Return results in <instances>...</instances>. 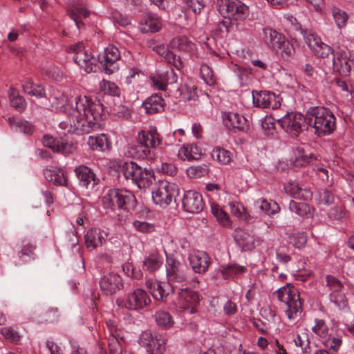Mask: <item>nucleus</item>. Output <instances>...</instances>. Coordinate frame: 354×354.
<instances>
[{
	"mask_svg": "<svg viewBox=\"0 0 354 354\" xmlns=\"http://www.w3.org/2000/svg\"><path fill=\"white\" fill-rule=\"evenodd\" d=\"M53 111L66 114L67 118L59 123V127L68 133L82 134L100 126L103 106L91 97L77 95L54 91L49 97Z\"/></svg>",
	"mask_w": 354,
	"mask_h": 354,
	"instance_id": "f257e3e1",
	"label": "nucleus"
},
{
	"mask_svg": "<svg viewBox=\"0 0 354 354\" xmlns=\"http://www.w3.org/2000/svg\"><path fill=\"white\" fill-rule=\"evenodd\" d=\"M136 140L138 145H130V152L136 158L149 160L155 158V153L151 149H156L163 142L157 128L153 125L138 131Z\"/></svg>",
	"mask_w": 354,
	"mask_h": 354,
	"instance_id": "f03ea898",
	"label": "nucleus"
},
{
	"mask_svg": "<svg viewBox=\"0 0 354 354\" xmlns=\"http://www.w3.org/2000/svg\"><path fill=\"white\" fill-rule=\"evenodd\" d=\"M306 117L309 125L315 129L318 136L329 135L335 129V117L325 107H310L307 111Z\"/></svg>",
	"mask_w": 354,
	"mask_h": 354,
	"instance_id": "7ed1b4c3",
	"label": "nucleus"
},
{
	"mask_svg": "<svg viewBox=\"0 0 354 354\" xmlns=\"http://www.w3.org/2000/svg\"><path fill=\"white\" fill-rule=\"evenodd\" d=\"M104 208L114 211L118 209H129L136 204L134 195L127 189H109L102 198Z\"/></svg>",
	"mask_w": 354,
	"mask_h": 354,
	"instance_id": "20e7f679",
	"label": "nucleus"
},
{
	"mask_svg": "<svg viewBox=\"0 0 354 354\" xmlns=\"http://www.w3.org/2000/svg\"><path fill=\"white\" fill-rule=\"evenodd\" d=\"M274 293L286 304L285 312L290 320L295 319L301 313L302 304L299 292L290 283L279 288Z\"/></svg>",
	"mask_w": 354,
	"mask_h": 354,
	"instance_id": "39448f33",
	"label": "nucleus"
},
{
	"mask_svg": "<svg viewBox=\"0 0 354 354\" xmlns=\"http://www.w3.org/2000/svg\"><path fill=\"white\" fill-rule=\"evenodd\" d=\"M218 12L225 18L242 21L250 15L249 7L240 0H217Z\"/></svg>",
	"mask_w": 354,
	"mask_h": 354,
	"instance_id": "423d86ee",
	"label": "nucleus"
},
{
	"mask_svg": "<svg viewBox=\"0 0 354 354\" xmlns=\"http://www.w3.org/2000/svg\"><path fill=\"white\" fill-rule=\"evenodd\" d=\"M178 192V187L176 184L160 180L155 184L152 189V200L155 204L165 207L171 203Z\"/></svg>",
	"mask_w": 354,
	"mask_h": 354,
	"instance_id": "0eeeda50",
	"label": "nucleus"
},
{
	"mask_svg": "<svg viewBox=\"0 0 354 354\" xmlns=\"http://www.w3.org/2000/svg\"><path fill=\"white\" fill-rule=\"evenodd\" d=\"M166 276L168 283L174 292L178 289V284L187 281V267L176 260L173 256H167L165 264Z\"/></svg>",
	"mask_w": 354,
	"mask_h": 354,
	"instance_id": "6e6552de",
	"label": "nucleus"
},
{
	"mask_svg": "<svg viewBox=\"0 0 354 354\" xmlns=\"http://www.w3.org/2000/svg\"><path fill=\"white\" fill-rule=\"evenodd\" d=\"M151 303L148 293L142 289L136 288L126 297L118 298L116 304L119 307L128 310H139L145 308Z\"/></svg>",
	"mask_w": 354,
	"mask_h": 354,
	"instance_id": "1a4fd4ad",
	"label": "nucleus"
},
{
	"mask_svg": "<svg viewBox=\"0 0 354 354\" xmlns=\"http://www.w3.org/2000/svg\"><path fill=\"white\" fill-rule=\"evenodd\" d=\"M68 53H74L75 62L87 73L93 71L95 68V59L90 51L85 49L82 42H78L68 47Z\"/></svg>",
	"mask_w": 354,
	"mask_h": 354,
	"instance_id": "9d476101",
	"label": "nucleus"
},
{
	"mask_svg": "<svg viewBox=\"0 0 354 354\" xmlns=\"http://www.w3.org/2000/svg\"><path fill=\"white\" fill-rule=\"evenodd\" d=\"M333 70L342 76H348L354 68V58L344 47H339L333 53Z\"/></svg>",
	"mask_w": 354,
	"mask_h": 354,
	"instance_id": "9b49d317",
	"label": "nucleus"
},
{
	"mask_svg": "<svg viewBox=\"0 0 354 354\" xmlns=\"http://www.w3.org/2000/svg\"><path fill=\"white\" fill-rule=\"evenodd\" d=\"M306 117L300 113L290 112L279 118L277 122L281 127L290 136H298L304 129Z\"/></svg>",
	"mask_w": 354,
	"mask_h": 354,
	"instance_id": "f8f14e48",
	"label": "nucleus"
},
{
	"mask_svg": "<svg viewBox=\"0 0 354 354\" xmlns=\"http://www.w3.org/2000/svg\"><path fill=\"white\" fill-rule=\"evenodd\" d=\"M201 300L198 293L189 288H178L177 297L174 301L176 308L180 310L189 311L190 314L196 313V306Z\"/></svg>",
	"mask_w": 354,
	"mask_h": 354,
	"instance_id": "ddd939ff",
	"label": "nucleus"
},
{
	"mask_svg": "<svg viewBox=\"0 0 354 354\" xmlns=\"http://www.w3.org/2000/svg\"><path fill=\"white\" fill-rule=\"evenodd\" d=\"M142 347L149 354H162L166 349V339L156 333L143 332L139 340Z\"/></svg>",
	"mask_w": 354,
	"mask_h": 354,
	"instance_id": "4468645a",
	"label": "nucleus"
},
{
	"mask_svg": "<svg viewBox=\"0 0 354 354\" xmlns=\"http://www.w3.org/2000/svg\"><path fill=\"white\" fill-rule=\"evenodd\" d=\"M120 57V53L118 48L113 45H109L99 54L98 60L105 73L112 74L119 68L118 61Z\"/></svg>",
	"mask_w": 354,
	"mask_h": 354,
	"instance_id": "2eb2a0df",
	"label": "nucleus"
},
{
	"mask_svg": "<svg viewBox=\"0 0 354 354\" xmlns=\"http://www.w3.org/2000/svg\"><path fill=\"white\" fill-rule=\"evenodd\" d=\"M252 100L254 106L261 109L271 108L276 109L280 106L279 96L268 91L252 92Z\"/></svg>",
	"mask_w": 354,
	"mask_h": 354,
	"instance_id": "dca6fc26",
	"label": "nucleus"
},
{
	"mask_svg": "<svg viewBox=\"0 0 354 354\" xmlns=\"http://www.w3.org/2000/svg\"><path fill=\"white\" fill-rule=\"evenodd\" d=\"M304 37L306 44L316 56L326 58L331 54L330 46L324 43L320 37L315 33L305 32Z\"/></svg>",
	"mask_w": 354,
	"mask_h": 354,
	"instance_id": "f3484780",
	"label": "nucleus"
},
{
	"mask_svg": "<svg viewBox=\"0 0 354 354\" xmlns=\"http://www.w3.org/2000/svg\"><path fill=\"white\" fill-rule=\"evenodd\" d=\"M182 204L185 211L192 214L201 212L204 207L202 195L195 190L185 192Z\"/></svg>",
	"mask_w": 354,
	"mask_h": 354,
	"instance_id": "a211bd4d",
	"label": "nucleus"
},
{
	"mask_svg": "<svg viewBox=\"0 0 354 354\" xmlns=\"http://www.w3.org/2000/svg\"><path fill=\"white\" fill-rule=\"evenodd\" d=\"M42 143L45 147L57 153L68 154L75 150L73 143L62 138H53L46 135L43 137Z\"/></svg>",
	"mask_w": 354,
	"mask_h": 354,
	"instance_id": "6ab92c4d",
	"label": "nucleus"
},
{
	"mask_svg": "<svg viewBox=\"0 0 354 354\" xmlns=\"http://www.w3.org/2000/svg\"><path fill=\"white\" fill-rule=\"evenodd\" d=\"M122 278L115 272L105 274L100 281L101 290L107 295L116 293L122 288Z\"/></svg>",
	"mask_w": 354,
	"mask_h": 354,
	"instance_id": "aec40b11",
	"label": "nucleus"
},
{
	"mask_svg": "<svg viewBox=\"0 0 354 354\" xmlns=\"http://www.w3.org/2000/svg\"><path fill=\"white\" fill-rule=\"evenodd\" d=\"M189 261L194 272L199 274L205 272L211 263L210 258L205 252L196 250L189 252Z\"/></svg>",
	"mask_w": 354,
	"mask_h": 354,
	"instance_id": "412c9836",
	"label": "nucleus"
},
{
	"mask_svg": "<svg viewBox=\"0 0 354 354\" xmlns=\"http://www.w3.org/2000/svg\"><path fill=\"white\" fill-rule=\"evenodd\" d=\"M108 233L100 228L89 229L84 235L85 245L88 249L94 250L106 241Z\"/></svg>",
	"mask_w": 354,
	"mask_h": 354,
	"instance_id": "4be33fe9",
	"label": "nucleus"
},
{
	"mask_svg": "<svg viewBox=\"0 0 354 354\" xmlns=\"http://www.w3.org/2000/svg\"><path fill=\"white\" fill-rule=\"evenodd\" d=\"M150 81L153 89L165 91L167 85L176 82L177 76L171 69L151 76Z\"/></svg>",
	"mask_w": 354,
	"mask_h": 354,
	"instance_id": "5701e85b",
	"label": "nucleus"
},
{
	"mask_svg": "<svg viewBox=\"0 0 354 354\" xmlns=\"http://www.w3.org/2000/svg\"><path fill=\"white\" fill-rule=\"evenodd\" d=\"M75 173L82 187L86 189H93L97 184L98 180L96 178L95 174L89 167L85 165L77 167Z\"/></svg>",
	"mask_w": 354,
	"mask_h": 354,
	"instance_id": "b1692460",
	"label": "nucleus"
},
{
	"mask_svg": "<svg viewBox=\"0 0 354 354\" xmlns=\"http://www.w3.org/2000/svg\"><path fill=\"white\" fill-rule=\"evenodd\" d=\"M106 327L109 333L106 338L110 354H122L121 340H119L120 332L112 321L106 322Z\"/></svg>",
	"mask_w": 354,
	"mask_h": 354,
	"instance_id": "393cba45",
	"label": "nucleus"
},
{
	"mask_svg": "<svg viewBox=\"0 0 354 354\" xmlns=\"http://www.w3.org/2000/svg\"><path fill=\"white\" fill-rule=\"evenodd\" d=\"M153 51L160 55L168 63L174 65L177 69L183 67V62L180 57H177L173 52L169 50L166 46L152 43L149 46Z\"/></svg>",
	"mask_w": 354,
	"mask_h": 354,
	"instance_id": "a878e982",
	"label": "nucleus"
},
{
	"mask_svg": "<svg viewBox=\"0 0 354 354\" xmlns=\"http://www.w3.org/2000/svg\"><path fill=\"white\" fill-rule=\"evenodd\" d=\"M223 124L229 129L243 130L246 124V119L237 113L224 111L222 113Z\"/></svg>",
	"mask_w": 354,
	"mask_h": 354,
	"instance_id": "bb28decb",
	"label": "nucleus"
},
{
	"mask_svg": "<svg viewBox=\"0 0 354 354\" xmlns=\"http://www.w3.org/2000/svg\"><path fill=\"white\" fill-rule=\"evenodd\" d=\"M36 247L31 240L28 239H24L17 246V257L21 261L19 262L26 263L35 257V250Z\"/></svg>",
	"mask_w": 354,
	"mask_h": 354,
	"instance_id": "cd10ccee",
	"label": "nucleus"
},
{
	"mask_svg": "<svg viewBox=\"0 0 354 354\" xmlns=\"http://www.w3.org/2000/svg\"><path fill=\"white\" fill-rule=\"evenodd\" d=\"M162 28L160 18L152 14H146L139 24V29L143 33L156 32Z\"/></svg>",
	"mask_w": 354,
	"mask_h": 354,
	"instance_id": "c85d7f7f",
	"label": "nucleus"
},
{
	"mask_svg": "<svg viewBox=\"0 0 354 354\" xmlns=\"http://www.w3.org/2000/svg\"><path fill=\"white\" fill-rule=\"evenodd\" d=\"M44 175L48 182H51L55 185L68 186L67 176L64 171L60 168H47L44 169Z\"/></svg>",
	"mask_w": 354,
	"mask_h": 354,
	"instance_id": "c756f323",
	"label": "nucleus"
},
{
	"mask_svg": "<svg viewBox=\"0 0 354 354\" xmlns=\"http://www.w3.org/2000/svg\"><path fill=\"white\" fill-rule=\"evenodd\" d=\"M165 101L163 98L158 94H154L149 97L142 104L145 112L148 114H154L164 111Z\"/></svg>",
	"mask_w": 354,
	"mask_h": 354,
	"instance_id": "7c9ffc66",
	"label": "nucleus"
},
{
	"mask_svg": "<svg viewBox=\"0 0 354 354\" xmlns=\"http://www.w3.org/2000/svg\"><path fill=\"white\" fill-rule=\"evenodd\" d=\"M234 240L243 250H251L254 248V236L245 230L236 229L234 232Z\"/></svg>",
	"mask_w": 354,
	"mask_h": 354,
	"instance_id": "2f4dec72",
	"label": "nucleus"
},
{
	"mask_svg": "<svg viewBox=\"0 0 354 354\" xmlns=\"http://www.w3.org/2000/svg\"><path fill=\"white\" fill-rule=\"evenodd\" d=\"M153 177V172L151 169L140 167V169L138 171L136 177L134 178L132 182L134 183L139 189H145L151 184Z\"/></svg>",
	"mask_w": 354,
	"mask_h": 354,
	"instance_id": "473e14b6",
	"label": "nucleus"
},
{
	"mask_svg": "<svg viewBox=\"0 0 354 354\" xmlns=\"http://www.w3.org/2000/svg\"><path fill=\"white\" fill-rule=\"evenodd\" d=\"M153 177V172L151 169L140 167V169L138 171L136 177L134 178L132 182L134 183L139 189H145L151 184Z\"/></svg>",
	"mask_w": 354,
	"mask_h": 354,
	"instance_id": "72a5a7b5",
	"label": "nucleus"
},
{
	"mask_svg": "<svg viewBox=\"0 0 354 354\" xmlns=\"http://www.w3.org/2000/svg\"><path fill=\"white\" fill-rule=\"evenodd\" d=\"M263 41L265 44L271 49H277V47L281 44V40L283 39L284 35L279 33L275 30L270 28H265L263 29Z\"/></svg>",
	"mask_w": 354,
	"mask_h": 354,
	"instance_id": "f704fd0d",
	"label": "nucleus"
},
{
	"mask_svg": "<svg viewBox=\"0 0 354 354\" xmlns=\"http://www.w3.org/2000/svg\"><path fill=\"white\" fill-rule=\"evenodd\" d=\"M286 192L290 196L303 200H309L312 197V192L307 189H302L297 183H289L284 187Z\"/></svg>",
	"mask_w": 354,
	"mask_h": 354,
	"instance_id": "c9c22d12",
	"label": "nucleus"
},
{
	"mask_svg": "<svg viewBox=\"0 0 354 354\" xmlns=\"http://www.w3.org/2000/svg\"><path fill=\"white\" fill-rule=\"evenodd\" d=\"M88 145L92 150L104 151L109 149L111 143L107 136L104 133H101L89 136Z\"/></svg>",
	"mask_w": 354,
	"mask_h": 354,
	"instance_id": "e433bc0d",
	"label": "nucleus"
},
{
	"mask_svg": "<svg viewBox=\"0 0 354 354\" xmlns=\"http://www.w3.org/2000/svg\"><path fill=\"white\" fill-rule=\"evenodd\" d=\"M211 212L221 225L227 228L232 227V221L229 214L219 205L212 203L211 205Z\"/></svg>",
	"mask_w": 354,
	"mask_h": 354,
	"instance_id": "4c0bfd02",
	"label": "nucleus"
},
{
	"mask_svg": "<svg viewBox=\"0 0 354 354\" xmlns=\"http://www.w3.org/2000/svg\"><path fill=\"white\" fill-rule=\"evenodd\" d=\"M163 263L162 256L158 253L149 254L143 261V268L152 272L158 270Z\"/></svg>",
	"mask_w": 354,
	"mask_h": 354,
	"instance_id": "58836bf2",
	"label": "nucleus"
},
{
	"mask_svg": "<svg viewBox=\"0 0 354 354\" xmlns=\"http://www.w3.org/2000/svg\"><path fill=\"white\" fill-rule=\"evenodd\" d=\"M254 206L257 209L268 215L275 214L280 209L279 206L276 202L272 201H268L262 198L257 200L254 202Z\"/></svg>",
	"mask_w": 354,
	"mask_h": 354,
	"instance_id": "ea45409f",
	"label": "nucleus"
},
{
	"mask_svg": "<svg viewBox=\"0 0 354 354\" xmlns=\"http://www.w3.org/2000/svg\"><path fill=\"white\" fill-rule=\"evenodd\" d=\"M201 153V152L196 145H189L183 146L179 149L178 157L183 160H192L198 159Z\"/></svg>",
	"mask_w": 354,
	"mask_h": 354,
	"instance_id": "a19ab883",
	"label": "nucleus"
},
{
	"mask_svg": "<svg viewBox=\"0 0 354 354\" xmlns=\"http://www.w3.org/2000/svg\"><path fill=\"white\" fill-rule=\"evenodd\" d=\"M328 299L340 310H347L348 309V300L342 290L330 292Z\"/></svg>",
	"mask_w": 354,
	"mask_h": 354,
	"instance_id": "79ce46f5",
	"label": "nucleus"
},
{
	"mask_svg": "<svg viewBox=\"0 0 354 354\" xmlns=\"http://www.w3.org/2000/svg\"><path fill=\"white\" fill-rule=\"evenodd\" d=\"M311 330L322 342L330 333V328L322 319H315L311 326Z\"/></svg>",
	"mask_w": 354,
	"mask_h": 354,
	"instance_id": "37998d69",
	"label": "nucleus"
},
{
	"mask_svg": "<svg viewBox=\"0 0 354 354\" xmlns=\"http://www.w3.org/2000/svg\"><path fill=\"white\" fill-rule=\"evenodd\" d=\"M170 46L171 48L188 53H193L195 49L194 44L185 37L174 38L170 42Z\"/></svg>",
	"mask_w": 354,
	"mask_h": 354,
	"instance_id": "c03bdc74",
	"label": "nucleus"
},
{
	"mask_svg": "<svg viewBox=\"0 0 354 354\" xmlns=\"http://www.w3.org/2000/svg\"><path fill=\"white\" fill-rule=\"evenodd\" d=\"M152 297L156 300H163L167 296L162 283L160 281L149 280L146 283Z\"/></svg>",
	"mask_w": 354,
	"mask_h": 354,
	"instance_id": "a18cd8bd",
	"label": "nucleus"
},
{
	"mask_svg": "<svg viewBox=\"0 0 354 354\" xmlns=\"http://www.w3.org/2000/svg\"><path fill=\"white\" fill-rule=\"evenodd\" d=\"M315 156L309 151H306L304 147H298L295 151V165L297 166H304L313 162Z\"/></svg>",
	"mask_w": 354,
	"mask_h": 354,
	"instance_id": "49530a36",
	"label": "nucleus"
},
{
	"mask_svg": "<svg viewBox=\"0 0 354 354\" xmlns=\"http://www.w3.org/2000/svg\"><path fill=\"white\" fill-rule=\"evenodd\" d=\"M155 321L159 327L169 328L173 326L174 322L169 313L159 310L154 315Z\"/></svg>",
	"mask_w": 354,
	"mask_h": 354,
	"instance_id": "de8ad7c7",
	"label": "nucleus"
},
{
	"mask_svg": "<svg viewBox=\"0 0 354 354\" xmlns=\"http://www.w3.org/2000/svg\"><path fill=\"white\" fill-rule=\"evenodd\" d=\"M24 91L29 95L36 97H41L45 95V90L40 84H34L30 80H27L23 84Z\"/></svg>",
	"mask_w": 354,
	"mask_h": 354,
	"instance_id": "09e8293b",
	"label": "nucleus"
},
{
	"mask_svg": "<svg viewBox=\"0 0 354 354\" xmlns=\"http://www.w3.org/2000/svg\"><path fill=\"white\" fill-rule=\"evenodd\" d=\"M90 11L87 10L84 6L77 3L73 9L71 10V17L75 23L77 28H80V19L82 18H85L88 16Z\"/></svg>",
	"mask_w": 354,
	"mask_h": 354,
	"instance_id": "8fccbe9b",
	"label": "nucleus"
},
{
	"mask_svg": "<svg viewBox=\"0 0 354 354\" xmlns=\"http://www.w3.org/2000/svg\"><path fill=\"white\" fill-rule=\"evenodd\" d=\"M212 157L219 164L227 165L232 160V153L223 148L217 147L213 149Z\"/></svg>",
	"mask_w": 354,
	"mask_h": 354,
	"instance_id": "3c124183",
	"label": "nucleus"
},
{
	"mask_svg": "<svg viewBox=\"0 0 354 354\" xmlns=\"http://www.w3.org/2000/svg\"><path fill=\"white\" fill-rule=\"evenodd\" d=\"M9 99L10 105L17 111H23L26 106L25 100L21 97L17 91L11 88L9 91Z\"/></svg>",
	"mask_w": 354,
	"mask_h": 354,
	"instance_id": "603ef678",
	"label": "nucleus"
},
{
	"mask_svg": "<svg viewBox=\"0 0 354 354\" xmlns=\"http://www.w3.org/2000/svg\"><path fill=\"white\" fill-rule=\"evenodd\" d=\"M246 271V268L238 264L230 266H223L221 270L223 277L225 279L232 278L233 277L243 273Z\"/></svg>",
	"mask_w": 354,
	"mask_h": 354,
	"instance_id": "864d4df0",
	"label": "nucleus"
},
{
	"mask_svg": "<svg viewBox=\"0 0 354 354\" xmlns=\"http://www.w3.org/2000/svg\"><path fill=\"white\" fill-rule=\"evenodd\" d=\"M231 213L238 218L243 221H248L250 215L245 211L244 207L236 201H231L228 203Z\"/></svg>",
	"mask_w": 354,
	"mask_h": 354,
	"instance_id": "5fc2aeb1",
	"label": "nucleus"
},
{
	"mask_svg": "<svg viewBox=\"0 0 354 354\" xmlns=\"http://www.w3.org/2000/svg\"><path fill=\"white\" fill-rule=\"evenodd\" d=\"M331 13L335 24L339 28L346 26L348 20V15L345 11L336 6H333L331 8Z\"/></svg>",
	"mask_w": 354,
	"mask_h": 354,
	"instance_id": "6e6d98bb",
	"label": "nucleus"
},
{
	"mask_svg": "<svg viewBox=\"0 0 354 354\" xmlns=\"http://www.w3.org/2000/svg\"><path fill=\"white\" fill-rule=\"evenodd\" d=\"M121 168L124 178L127 180L133 181L134 178L136 177V174H138V171L140 169V167L137 163L129 161L124 162Z\"/></svg>",
	"mask_w": 354,
	"mask_h": 354,
	"instance_id": "4d7b16f0",
	"label": "nucleus"
},
{
	"mask_svg": "<svg viewBox=\"0 0 354 354\" xmlns=\"http://www.w3.org/2000/svg\"><path fill=\"white\" fill-rule=\"evenodd\" d=\"M324 283L329 293L342 290L344 288L343 283L336 277L331 274L326 276Z\"/></svg>",
	"mask_w": 354,
	"mask_h": 354,
	"instance_id": "13d9d810",
	"label": "nucleus"
},
{
	"mask_svg": "<svg viewBox=\"0 0 354 354\" xmlns=\"http://www.w3.org/2000/svg\"><path fill=\"white\" fill-rule=\"evenodd\" d=\"M208 167L205 164L191 166L186 170L187 175L192 178H198L205 176L208 174Z\"/></svg>",
	"mask_w": 354,
	"mask_h": 354,
	"instance_id": "bf43d9fd",
	"label": "nucleus"
},
{
	"mask_svg": "<svg viewBox=\"0 0 354 354\" xmlns=\"http://www.w3.org/2000/svg\"><path fill=\"white\" fill-rule=\"evenodd\" d=\"M100 88L104 94L113 96H119L120 95V89L115 83L102 80L100 82Z\"/></svg>",
	"mask_w": 354,
	"mask_h": 354,
	"instance_id": "052dcab7",
	"label": "nucleus"
},
{
	"mask_svg": "<svg viewBox=\"0 0 354 354\" xmlns=\"http://www.w3.org/2000/svg\"><path fill=\"white\" fill-rule=\"evenodd\" d=\"M293 341L297 347H300L303 352L307 353L308 351L309 340L308 334L305 331H301L294 335Z\"/></svg>",
	"mask_w": 354,
	"mask_h": 354,
	"instance_id": "680f3d73",
	"label": "nucleus"
},
{
	"mask_svg": "<svg viewBox=\"0 0 354 354\" xmlns=\"http://www.w3.org/2000/svg\"><path fill=\"white\" fill-rule=\"evenodd\" d=\"M326 347L337 351L342 344V338L339 335L332 336L330 333L322 341Z\"/></svg>",
	"mask_w": 354,
	"mask_h": 354,
	"instance_id": "e2e57ef3",
	"label": "nucleus"
},
{
	"mask_svg": "<svg viewBox=\"0 0 354 354\" xmlns=\"http://www.w3.org/2000/svg\"><path fill=\"white\" fill-rule=\"evenodd\" d=\"M274 50H279L283 57H290L295 53L293 46L286 39L285 37L283 39L281 40V44H280Z\"/></svg>",
	"mask_w": 354,
	"mask_h": 354,
	"instance_id": "0e129e2a",
	"label": "nucleus"
},
{
	"mask_svg": "<svg viewBox=\"0 0 354 354\" xmlns=\"http://www.w3.org/2000/svg\"><path fill=\"white\" fill-rule=\"evenodd\" d=\"M200 73L202 79L208 85H212L215 82L213 71L207 64H202L200 68Z\"/></svg>",
	"mask_w": 354,
	"mask_h": 354,
	"instance_id": "69168bd1",
	"label": "nucleus"
},
{
	"mask_svg": "<svg viewBox=\"0 0 354 354\" xmlns=\"http://www.w3.org/2000/svg\"><path fill=\"white\" fill-rule=\"evenodd\" d=\"M44 69L46 71V75L55 81H59L63 77L64 72L62 69L58 66L50 64L48 66H46Z\"/></svg>",
	"mask_w": 354,
	"mask_h": 354,
	"instance_id": "338daca9",
	"label": "nucleus"
},
{
	"mask_svg": "<svg viewBox=\"0 0 354 354\" xmlns=\"http://www.w3.org/2000/svg\"><path fill=\"white\" fill-rule=\"evenodd\" d=\"M1 335L8 340L17 343L20 340L19 333L12 327H3L1 328Z\"/></svg>",
	"mask_w": 354,
	"mask_h": 354,
	"instance_id": "774afa93",
	"label": "nucleus"
}]
</instances>
